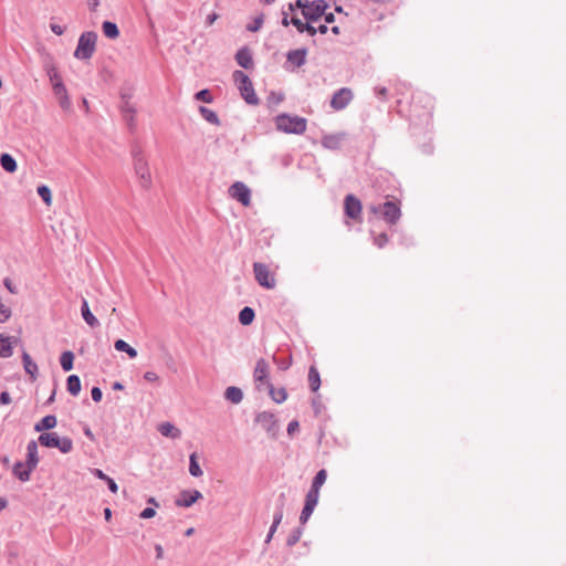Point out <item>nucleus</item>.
Listing matches in <instances>:
<instances>
[{
	"label": "nucleus",
	"instance_id": "obj_1",
	"mask_svg": "<svg viewBox=\"0 0 566 566\" xmlns=\"http://www.w3.org/2000/svg\"><path fill=\"white\" fill-rule=\"evenodd\" d=\"M306 119L297 115L282 113L275 117L276 129L286 134H303L306 130Z\"/></svg>",
	"mask_w": 566,
	"mask_h": 566
},
{
	"label": "nucleus",
	"instance_id": "obj_2",
	"mask_svg": "<svg viewBox=\"0 0 566 566\" xmlns=\"http://www.w3.org/2000/svg\"><path fill=\"white\" fill-rule=\"evenodd\" d=\"M97 34L94 31L83 32L77 41L74 56L78 60H88L96 50Z\"/></svg>",
	"mask_w": 566,
	"mask_h": 566
},
{
	"label": "nucleus",
	"instance_id": "obj_3",
	"mask_svg": "<svg viewBox=\"0 0 566 566\" xmlns=\"http://www.w3.org/2000/svg\"><path fill=\"white\" fill-rule=\"evenodd\" d=\"M233 80L240 91L242 98L249 105H258L260 101L254 92L250 77L244 72L237 70L233 72Z\"/></svg>",
	"mask_w": 566,
	"mask_h": 566
},
{
	"label": "nucleus",
	"instance_id": "obj_4",
	"mask_svg": "<svg viewBox=\"0 0 566 566\" xmlns=\"http://www.w3.org/2000/svg\"><path fill=\"white\" fill-rule=\"evenodd\" d=\"M369 209L374 214H380L389 224L397 223L401 217L400 206L396 201L388 200L384 203L373 205Z\"/></svg>",
	"mask_w": 566,
	"mask_h": 566
},
{
	"label": "nucleus",
	"instance_id": "obj_5",
	"mask_svg": "<svg viewBox=\"0 0 566 566\" xmlns=\"http://www.w3.org/2000/svg\"><path fill=\"white\" fill-rule=\"evenodd\" d=\"M39 442L46 448H56L62 453H69L73 449V441L67 437H59L56 432H42Z\"/></svg>",
	"mask_w": 566,
	"mask_h": 566
},
{
	"label": "nucleus",
	"instance_id": "obj_6",
	"mask_svg": "<svg viewBox=\"0 0 566 566\" xmlns=\"http://www.w3.org/2000/svg\"><path fill=\"white\" fill-rule=\"evenodd\" d=\"M132 155L134 158L136 175L140 179V185L143 188L147 189L150 186L151 179L147 163L142 155L140 148L135 146L132 150Z\"/></svg>",
	"mask_w": 566,
	"mask_h": 566
},
{
	"label": "nucleus",
	"instance_id": "obj_7",
	"mask_svg": "<svg viewBox=\"0 0 566 566\" xmlns=\"http://www.w3.org/2000/svg\"><path fill=\"white\" fill-rule=\"evenodd\" d=\"M327 8L328 3L325 0H315L310 2L307 8H304L302 15L306 21L315 22L325 14Z\"/></svg>",
	"mask_w": 566,
	"mask_h": 566
},
{
	"label": "nucleus",
	"instance_id": "obj_8",
	"mask_svg": "<svg viewBox=\"0 0 566 566\" xmlns=\"http://www.w3.org/2000/svg\"><path fill=\"white\" fill-rule=\"evenodd\" d=\"M307 49L300 48L295 50H290L286 53V62L285 70L294 71L295 69H300L306 63Z\"/></svg>",
	"mask_w": 566,
	"mask_h": 566
},
{
	"label": "nucleus",
	"instance_id": "obj_9",
	"mask_svg": "<svg viewBox=\"0 0 566 566\" xmlns=\"http://www.w3.org/2000/svg\"><path fill=\"white\" fill-rule=\"evenodd\" d=\"M230 196L239 201L242 206L248 207L251 202V190L242 181H235L229 188Z\"/></svg>",
	"mask_w": 566,
	"mask_h": 566
},
{
	"label": "nucleus",
	"instance_id": "obj_10",
	"mask_svg": "<svg viewBox=\"0 0 566 566\" xmlns=\"http://www.w3.org/2000/svg\"><path fill=\"white\" fill-rule=\"evenodd\" d=\"M354 97L353 91L348 87H342L334 92L331 99V107L335 111H342L348 106Z\"/></svg>",
	"mask_w": 566,
	"mask_h": 566
},
{
	"label": "nucleus",
	"instance_id": "obj_11",
	"mask_svg": "<svg viewBox=\"0 0 566 566\" xmlns=\"http://www.w3.org/2000/svg\"><path fill=\"white\" fill-rule=\"evenodd\" d=\"M255 422L259 423L271 437H275L279 430L277 420L274 413L262 411L255 416Z\"/></svg>",
	"mask_w": 566,
	"mask_h": 566
},
{
	"label": "nucleus",
	"instance_id": "obj_12",
	"mask_svg": "<svg viewBox=\"0 0 566 566\" xmlns=\"http://www.w3.org/2000/svg\"><path fill=\"white\" fill-rule=\"evenodd\" d=\"M253 271L256 282L266 289H273L275 286V280L271 276L269 268L263 263H254Z\"/></svg>",
	"mask_w": 566,
	"mask_h": 566
},
{
	"label": "nucleus",
	"instance_id": "obj_13",
	"mask_svg": "<svg viewBox=\"0 0 566 566\" xmlns=\"http://www.w3.org/2000/svg\"><path fill=\"white\" fill-rule=\"evenodd\" d=\"M345 214L350 219H357L361 213V203L354 195H347L344 200Z\"/></svg>",
	"mask_w": 566,
	"mask_h": 566
},
{
	"label": "nucleus",
	"instance_id": "obj_14",
	"mask_svg": "<svg viewBox=\"0 0 566 566\" xmlns=\"http://www.w3.org/2000/svg\"><path fill=\"white\" fill-rule=\"evenodd\" d=\"M201 497L202 494L198 490H185L180 492L175 503L179 507H190Z\"/></svg>",
	"mask_w": 566,
	"mask_h": 566
},
{
	"label": "nucleus",
	"instance_id": "obj_15",
	"mask_svg": "<svg viewBox=\"0 0 566 566\" xmlns=\"http://www.w3.org/2000/svg\"><path fill=\"white\" fill-rule=\"evenodd\" d=\"M254 380L255 382L265 384L268 386L269 380V364L264 358H260L256 361L255 368H254Z\"/></svg>",
	"mask_w": 566,
	"mask_h": 566
},
{
	"label": "nucleus",
	"instance_id": "obj_16",
	"mask_svg": "<svg viewBox=\"0 0 566 566\" xmlns=\"http://www.w3.org/2000/svg\"><path fill=\"white\" fill-rule=\"evenodd\" d=\"M25 463L30 468L31 471H33L39 463L38 443L34 440L29 441V443L27 446Z\"/></svg>",
	"mask_w": 566,
	"mask_h": 566
},
{
	"label": "nucleus",
	"instance_id": "obj_17",
	"mask_svg": "<svg viewBox=\"0 0 566 566\" xmlns=\"http://www.w3.org/2000/svg\"><path fill=\"white\" fill-rule=\"evenodd\" d=\"M235 61L241 67L245 70H249L253 66L251 51L245 46L238 50V52L235 53Z\"/></svg>",
	"mask_w": 566,
	"mask_h": 566
},
{
	"label": "nucleus",
	"instance_id": "obj_18",
	"mask_svg": "<svg viewBox=\"0 0 566 566\" xmlns=\"http://www.w3.org/2000/svg\"><path fill=\"white\" fill-rule=\"evenodd\" d=\"M31 470L27 465V463H23L21 461H18L14 463L12 468V474L19 479L21 482H27L30 480Z\"/></svg>",
	"mask_w": 566,
	"mask_h": 566
},
{
	"label": "nucleus",
	"instance_id": "obj_19",
	"mask_svg": "<svg viewBox=\"0 0 566 566\" xmlns=\"http://www.w3.org/2000/svg\"><path fill=\"white\" fill-rule=\"evenodd\" d=\"M81 314L85 323L91 327H96L99 325L98 319L94 316V314L91 312L88 302L85 298H82L81 304Z\"/></svg>",
	"mask_w": 566,
	"mask_h": 566
},
{
	"label": "nucleus",
	"instance_id": "obj_20",
	"mask_svg": "<svg viewBox=\"0 0 566 566\" xmlns=\"http://www.w3.org/2000/svg\"><path fill=\"white\" fill-rule=\"evenodd\" d=\"M291 23L296 28V30L300 33L306 32L311 36H314L316 34L315 27L312 25V22L310 21L303 22L301 19L294 15L291 18Z\"/></svg>",
	"mask_w": 566,
	"mask_h": 566
},
{
	"label": "nucleus",
	"instance_id": "obj_21",
	"mask_svg": "<svg viewBox=\"0 0 566 566\" xmlns=\"http://www.w3.org/2000/svg\"><path fill=\"white\" fill-rule=\"evenodd\" d=\"M56 423H57L56 417L53 415H48L34 424V430L36 432L51 430V429L55 428Z\"/></svg>",
	"mask_w": 566,
	"mask_h": 566
},
{
	"label": "nucleus",
	"instance_id": "obj_22",
	"mask_svg": "<svg viewBox=\"0 0 566 566\" xmlns=\"http://www.w3.org/2000/svg\"><path fill=\"white\" fill-rule=\"evenodd\" d=\"M158 431L164 436V437H169V438H172V439H178L180 438L181 436V431L176 428L172 423L170 422H163L158 426Z\"/></svg>",
	"mask_w": 566,
	"mask_h": 566
},
{
	"label": "nucleus",
	"instance_id": "obj_23",
	"mask_svg": "<svg viewBox=\"0 0 566 566\" xmlns=\"http://www.w3.org/2000/svg\"><path fill=\"white\" fill-rule=\"evenodd\" d=\"M268 390H269V395L270 397L272 398V400L276 403H282L286 400L287 398V392L285 390V388H279V389H275L273 384L271 381H268Z\"/></svg>",
	"mask_w": 566,
	"mask_h": 566
},
{
	"label": "nucleus",
	"instance_id": "obj_24",
	"mask_svg": "<svg viewBox=\"0 0 566 566\" xmlns=\"http://www.w3.org/2000/svg\"><path fill=\"white\" fill-rule=\"evenodd\" d=\"M224 398L230 402L238 405L243 399V391L235 386H230L224 391Z\"/></svg>",
	"mask_w": 566,
	"mask_h": 566
},
{
	"label": "nucleus",
	"instance_id": "obj_25",
	"mask_svg": "<svg viewBox=\"0 0 566 566\" xmlns=\"http://www.w3.org/2000/svg\"><path fill=\"white\" fill-rule=\"evenodd\" d=\"M0 165L3 170L7 172H15L18 169L17 160L10 154H1L0 156Z\"/></svg>",
	"mask_w": 566,
	"mask_h": 566
},
{
	"label": "nucleus",
	"instance_id": "obj_26",
	"mask_svg": "<svg viewBox=\"0 0 566 566\" xmlns=\"http://www.w3.org/2000/svg\"><path fill=\"white\" fill-rule=\"evenodd\" d=\"M254 318H255V312L250 306H244L239 312L238 319H239L240 324L243 325V326H248V325L252 324Z\"/></svg>",
	"mask_w": 566,
	"mask_h": 566
},
{
	"label": "nucleus",
	"instance_id": "obj_27",
	"mask_svg": "<svg viewBox=\"0 0 566 566\" xmlns=\"http://www.w3.org/2000/svg\"><path fill=\"white\" fill-rule=\"evenodd\" d=\"M81 379L77 375H70L66 379V389L72 396H77L81 392Z\"/></svg>",
	"mask_w": 566,
	"mask_h": 566
},
{
	"label": "nucleus",
	"instance_id": "obj_28",
	"mask_svg": "<svg viewBox=\"0 0 566 566\" xmlns=\"http://www.w3.org/2000/svg\"><path fill=\"white\" fill-rule=\"evenodd\" d=\"M284 504H285V495L284 493H281L279 496V503L276 505L274 515H273V522L272 525L274 527H279L283 520V511H284Z\"/></svg>",
	"mask_w": 566,
	"mask_h": 566
},
{
	"label": "nucleus",
	"instance_id": "obj_29",
	"mask_svg": "<svg viewBox=\"0 0 566 566\" xmlns=\"http://www.w3.org/2000/svg\"><path fill=\"white\" fill-rule=\"evenodd\" d=\"M22 361L25 373L34 379L38 374V365L32 360L31 356L27 352H23L22 354Z\"/></svg>",
	"mask_w": 566,
	"mask_h": 566
},
{
	"label": "nucleus",
	"instance_id": "obj_30",
	"mask_svg": "<svg viewBox=\"0 0 566 566\" xmlns=\"http://www.w3.org/2000/svg\"><path fill=\"white\" fill-rule=\"evenodd\" d=\"M13 354L10 337L0 334V357L9 358Z\"/></svg>",
	"mask_w": 566,
	"mask_h": 566
},
{
	"label": "nucleus",
	"instance_id": "obj_31",
	"mask_svg": "<svg viewBox=\"0 0 566 566\" xmlns=\"http://www.w3.org/2000/svg\"><path fill=\"white\" fill-rule=\"evenodd\" d=\"M308 385L311 390L314 392L317 391L321 386V376L314 366H311L308 369Z\"/></svg>",
	"mask_w": 566,
	"mask_h": 566
},
{
	"label": "nucleus",
	"instance_id": "obj_32",
	"mask_svg": "<svg viewBox=\"0 0 566 566\" xmlns=\"http://www.w3.org/2000/svg\"><path fill=\"white\" fill-rule=\"evenodd\" d=\"M114 347L118 352L126 353L128 357L132 359L137 357V350L134 347H132L128 343H126L124 339L115 340Z\"/></svg>",
	"mask_w": 566,
	"mask_h": 566
},
{
	"label": "nucleus",
	"instance_id": "obj_33",
	"mask_svg": "<svg viewBox=\"0 0 566 566\" xmlns=\"http://www.w3.org/2000/svg\"><path fill=\"white\" fill-rule=\"evenodd\" d=\"M60 364L64 371H70L74 366V354L71 350H65L61 354Z\"/></svg>",
	"mask_w": 566,
	"mask_h": 566
},
{
	"label": "nucleus",
	"instance_id": "obj_34",
	"mask_svg": "<svg viewBox=\"0 0 566 566\" xmlns=\"http://www.w3.org/2000/svg\"><path fill=\"white\" fill-rule=\"evenodd\" d=\"M103 33L108 39H116L119 35V29L116 23L104 21L102 24Z\"/></svg>",
	"mask_w": 566,
	"mask_h": 566
},
{
	"label": "nucleus",
	"instance_id": "obj_35",
	"mask_svg": "<svg viewBox=\"0 0 566 566\" xmlns=\"http://www.w3.org/2000/svg\"><path fill=\"white\" fill-rule=\"evenodd\" d=\"M200 115L212 125H220V119L217 113L206 106H199Z\"/></svg>",
	"mask_w": 566,
	"mask_h": 566
},
{
	"label": "nucleus",
	"instance_id": "obj_36",
	"mask_svg": "<svg viewBox=\"0 0 566 566\" xmlns=\"http://www.w3.org/2000/svg\"><path fill=\"white\" fill-rule=\"evenodd\" d=\"M340 136L326 135L322 138V145L327 149H338L340 146Z\"/></svg>",
	"mask_w": 566,
	"mask_h": 566
},
{
	"label": "nucleus",
	"instance_id": "obj_37",
	"mask_svg": "<svg viewBox=\"0 0 566 566\" xmlns=\"http://www.w3.org/2000/svg\"><path fill=\"white\" fill-rule=\"evenodd\" d=\"M189 473L195 478H199L203 474L198 463V457L196 452L189 455Z\"/></svg>",
	"mask_w": 566,
	"mask_h": 566
},
{
	"label": "nucleus",
	"instance_id": "obj_38",
	"mask_svg": "<svg viewBox=\"0 0 566 566\" xmlns=\"http://www.w3.org/2000/svg\"><path fill=\"white\" fill-rule=\"evenodd\" d=\"M44 69L52 84V88L54 87V84H56V82H63L54 64L45 63Z\"/></svg>",
	"mask_w": 566,
	"mask_h": 566
},
{
	"label": "nucleus",
	"instance_id": "obj_39",
	"mask_svg": "<svg viewBox=\"0 0 566 566\" xmlns=\"http://www.w3.org/2000/svg\"><path fill=\"white\" fill-rule=\"evenodd\" d=\"M326 478H327V473H326V470L322 469L319 470L313 481H312V485H311V489H314V490H317L319 492V489L322 488V485L325 483L326 481Z\"/></svg>",
	"mask_w": 566,
	"mask_h": 566
},
{
	"label": "nucleus",
	"instance_id": "obj_40",
	"mask_svg": "<svg viewBox=\"0 0 566 566\" xmlns=\"http://www.w3.org/2000/svg\"><path fill=\"white\" fill-rule=\"evenodd\" d=\"M303 534V528L302 527H296L294 528L287 536L286 538V545L289 547H293L301 538Z\"/></svg>",
	"mask_w": 566,
	"mask_h": 566
},
{
	"label": "nucleus",
	"instance_id": "obj_41",
	"mask_svg": "<svg viewBox=\"0 0 566 566\" xmlns=\"http://www.w3.org/2000/svg\"><path fill=\"white\" fill-rule=\"evenodd\" d=\"M36 191H38V195L40 196V198L46 205H51V202H52V192H51V189L48 186L41 185V186L38 187Z\"/></svg>",
	"mask_w": 566,
	"mask_h": 566
},
{
	"label": "nucleus",
	"instance_id": "obj_42",
	"mask_svg": "<svg viewBox=\"0 0 566 566\" xmlns=\"http://www.w3.org/2000/svg\"><path fill=\"white\" fill-rule=\"evenodd\" d=\"M318 497H319V492L317 490L310 488L308 492L305 495L304 504L316 507V505L318 503Z\"/></svg>",
	"mask_w": 566,
	"mask_h": 566
},
{
	"label": "nucleus",
	"instance_id": "obj_43",
	"mask_svg": "<svg viewBox=\"0 0 566 566\" xmlns=\"http://www.w3.org/2000/svg\"><path fill=\"white\" fill-rule=\"evenodd\" d=\"M195 98L197 101H201L205 103H212V101H213V96H212L211 92L207 88H203V90L197 92L195 94Z\"/></svg>",
	"mask_w": 566,
	"mask_h": 566
},
{
	"label": "nucleus",
	"instance_id": "obj_44",
	"mask_svg": "<svg viewBox=\"0 0 566 566\" xmlns=\"http://www.w3.org/2000/svg\"><path fill=\"white\" fill-rule=\"evenodd\" d=\"M263 22H264V17H263V14H260L256 18H254L252 23H249L247 25V30L249 32H256L261 29Z\"/></svg>",
	"mask_w": 566,
	"mask_h": 566
},
{
	"label": "nucleus",
	"instance_id": "obj_45",
	"mask_svg": "<svg viewBox=\"0 0 566 566\" xmlns=\"http://www.w3.org/2000/svg\"><path fill=\"white\" fill-rule=\"evenodd\" d=\"M314 510L315 507L304 504L300 515V523L304 525L313 514Z\"/></svg>",
	"mask_w": 566,
	"mask_h": 566
},
{
	"label": "nucleus",
	"instance_id": "obj_46",
	"mask_svg": "<svg viewBox=\"0 0 566 566\" xmlns=\"http://www.w3.org/2000/svg\"><path fill=\"white\" fill-rule=\"evenodd\" d=\"M120 112L123 113H129V112H136L135 107L128 102V99H125L124 92L120 94Z\"/></svg>",
	"mask_w": 566,
	"mask_h": 566
},
{
	"label": "nucleus",
	"instance_id": "obj_47",
	"mask_svg": "<svg viewBox=\"0 0 566 566\" xmlns=\"http://www.w3.org/2000/svg\"><path fill=\"white\" fill-rule=\"evenodd\" d=\"M52 90H53L54 95L57 98L67 95V90H66L65 85L63 84V82H56V84H54V87Z\"/></svg>",
	"mask_w": 566,
	"mask_h": 566
},
{
	"label": "nucleus",
	"instance_id": "obj_48",
	"mask_svg": "<svg viewBox=\"0 0 566 566\" xmlns=\"http://www.w3.org/2000/svg\"><path fill=\"white\" fill-rule=\"evenodd\" d=\"M135 113L136 112H129V113H123V119L126 122L129 130H133L135 128Z\"/></svg>",
	"mask_w": 566,
	"mask_h": 566
},
{
	"label": "nucleus",
	"instance_id": "obj_49",
	"mask_svg": "<svg viewBox=\"0 0 566 566\" xmlns=\"http://www.w3.org/2000/svg\"><path fill=\"white\" fill-rule=\"evenodd\" d=\"M11 316V310L0 301V323H4Z\"/></svg>",
	"mask_w": 566,
	"mask_h": 566
},
{
	"label": "nucleus",
	"instance_id": "obj_50",
	"mask_svg": "<svg viewBox=\"0 0 566 566\" xmlns=\"http://www.w3.org/2000/svg\"><path fill=\"white\" fill-rule=\"evenodd\" d=\"M308 3V0H296L294 3H289V10L293 12L296 8H298L302 9V11H304V8H307Z\"/></svg>",
	"mask_w": 566,
	"mask_h": 566
},
{
	"label": "nucleus",
	"instance_id": "obj_51",
	"mask_svg": "<svg viewBox=\"0 0 566 566\" xmlns=\"http://www.w3.org/2000/svg\"><path fill=\"white\" fill-rule=\"evenodd\" d=\"M388 243V235L386 233H380L379 235L374 238V244L378 248H384Z\"/></svg>",
	"mask_w": 566,
	"mask_h": 566
},
{
	"label": "nucleus",
	"instance_id": "obj_52",
	"mask_svg": "<svg viewBox=\"0 0 566 566\" xmlns=\"http://www.w3.org/2000/svg\"><path fill=\"white\" fill-rule=\"evenodd\" d=\"M374 92L376 96L381 101H386L388 97V90L385 86H377L375 87Z\"/></svg>",
	"mask_w": 566,
	"mask_h": 566
},
{
	"label": "nucleus",
	"instance_id": "obj_53",
	"mask_svg": "<svg viewBox=\"0 0 566 566\" xmlns=\"http://www.w3.org/2000/svg\"><path fill=\"white\" fill-rule=\"evenodd\" d=\"M155 515H156V511L154 507H146L140 512L139 517L144 518V520H148V518L154 517Z\"/></svg>",
	"mask_w": 566,
	"mask_h": 566
},
{
	"label": "nucleus",
	"instance_id": "obj_54",
	"mask_svg": "<svg viewBox=\"0 0 566 566\" xmlns=\"http://www.w3.org/2000/svg\"><path fill=\"white\" fill-rule=\"evenodd\" d=\"M91 396H92L93 401L99 402L102 400L103 392L99 387L95 386L91 390Z\"/></svg>",
	"mask_w": 566,
	"mask_h": 566
},
{
	"label": "nucleus",
	"instance_id": "obj_55",
	"mask_svg": "<svg viewBox=\"0 0 566 566\" xmlns=\"http://www.w3.org/2000/svg\"><path fill=\"white\" fill-rule=\"evenodd\" d=\"M3 284L6 286V289L12 293V294H17L18 293V289L17 286L12 283V281L9 279V277H6L3 280Z\"/></svg>",
	"mask_w": 566,
	"mask_h": 566
},
{
	"label": "nucleus",
	"instance_id": "obj_56",
	"mask_svg": "<svg viewBox=\"0 0 566 566\" xmlns=\"http://www.w3.org/2000/svg\"><path fill=\"white\" fill-rule=\"evenodd\" d=\"M300 428V423L297 420H292L289 424H287V434L289 436H292L294 432H296Z\"/></svg>",
	"mask_w": 566,
	"mask_h": 566
},
{
	"label": "nucleus",
	"instance_id": "obj_57",
	"mask_svg": "<svg viewBox=\"0 0 566 566\" xmlns=\"http://www.w3.org/2000/svg\"><path fill=\"white\" fill-rule=\"evenodd\" d=\"M59 99V104L60 106L63 108V109H69L71 107V101H70V97H69V94L65 95V96H62Z\"/></svg>",
	"mask_w": 566,
	"mask_h": 566
},
{
	"label": "nucleus",
	"instance_id": "obj_58",
	"mask_svg": "<svg viewBox=\"0 0 566 566\" xmlns=\"http://www.w3.org/2000/svg\"><path fill=\"white\" fill-rule=\"evenodd\" d=\"M50 29L56 35H62L64 33V31H65L64 27H62L60 24H55V23H51L50 24Z\"/></svg>",
	"mask_w": 566,
	"mask_h": 566
},
{
	"label": "nucleus",
	"instance_id": "obj_59",
	"mask_svg": "<svg viewBox=\"0 0 566 566\" xmlns=\"http://www.w3.org/2000/svg\"><path fill=\"white\" fill-rule=\"evenodd\" d=\"M144 379L149 382H154V381H157L159 379V377L155 371H146L144 374Z\"/></svg>",
	"mask_w": 566,
	"mask_h": 566
},
{
	"label": "nucleus",
	"instance_id": "obj_60",
	"mask_svg": "<svg viewBox=\"0 0 566 566\" xmlns=\"http://www.w3.org/2000/svg\"><path fill=\"white\" fill-rule=\"evenodd\" d=\"M106 483L112 493H116L118 491V485L112 478L108 476L106 479Z\"/></svg>",
	"mask_w": 566,
	"mask_h": 566
},
{
	"label": "nucleus",
	"instance_id": "obj_61",
	"mask_svg": "<svg viewBox=\"0 0 566 566\" xmlns=\"http://www.w3.org/2000/svg\"><path fill=\"white\" fill-rule=\"evenodd\" d=\"M11 402V397L8 391H2L0 394V405H9Z\"/></svg>",
	"mask_w": 566,
	"mask_h": 566
},
{
	"label": "nucleus",
	"instance_id": "obj_62",
	"mask_svg": "<svg viewBox=\"0 0 566 566\" xmlns=\"http://www.w3.org/2000/svg\"><path fill=\"white\" fill-rule=\"evenodd\" d=\"M218 18H219V14L216 13V12H212V13L208 14L207 18H206V24L207 25H212Z\"/></svg>",
	"mask_w": 566,
	"mask_h": 566
},
{
	"label": "nucleus",
	"instance_id": "obj_63",
	"mask_svg": "<svg viewBox=\"0 0 566 566\" xmlns=\"http://www.w3.org/2000/svg\"><path fill=\"white\" fill-rule=\"evenodd\" d=\"M155 552H156V558L163 559L164 558V548L160 544H155Z\"/></svg>",
	"mask_w": 566,
	"mask_h": 566
},
{
	"label": "nucleus",
	"instance_id": "obj_64",
	"mask_svg": "<svg viewBox=\"0 0 566 566\" xmlns=\"http://www.w3.org/2000/svg\"><path fill=\"white\" fill-rule=\"evenodd\" d=\"M87 3L91 11H96L99 6V0H87Z\"/></svg>",
	"mask_w": 566,
	"mask_h": 566
}]
</instances>
